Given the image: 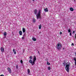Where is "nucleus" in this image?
<instances>
[{
    "label": "nucleus",
    "instance_id": "20",
    "mask_svg": "<svg viewBox=\"0 0 76 76\" xmlns=\"http://www.w3.org/2000/svg\"><path fill=\"white\" fill-rule=\"evenodd\" d=\"M48 69L49 70H51V67H48Z\"/></svg>",
    "mask_w": 76,
    "mask_h": 76
},
{
    "label": "nucleus",
    "instance_id": "27",
    "mask_svg": "<svg viewBox=\"0 0 76 76\" xmlns=\"http://www.w3.org/2000/svg\"><path fill=\"white\" fill-rule=\"evenodd\" d=\"M20 61V63L21 64L22 63H23V61L22 60H21Z\"/></svg>",
    "mask_w": 76,
    "mask_h": 76
},
{
    "label": "nucleus",
    "instance_id": "25",
    "mask_svg": "<svg viewBox=\"0 0 76 76\" xmlns=\"http://www.w3.org/2000/svg\"><path fill=\"white\" fill-rule=\"evenodd\" d=\"M29 58H30V60H31V59H32V56H30V57H29Z\"/></svg>",
    "mask_w": 76,
    "mask_h": 76
},
{
    "label": "nucleus",
    "instance_id": "3",
    "mask_svg": "<svg viewBox=\"0 0 76 76\" xmlns=\"http://www.w3.org/2000/svg\"><path fill=\"white\" fill-rule=\"evenodd\" d=\"M41 12H42V10H39L38 13L36 15L37 19H38L39 18L40 19V18H41L40 15H41Z\"/></svg>",
    "mask_w": 76,
    "mask_h": 76
},
{
    "label": "nucleus",
    "instance_id": "7",
    "mask_svg": "<svg viewBox=\"0 0 76 76\" xmlns=\"http://www.w3.org/2000/svg\"><path fill=\"white\" fill-rule=\"evenodd\" d=\"M37 9H35V10H34V14H35L36 15L37 14Z\"/></svg>",
    "mask_w": 76,
    "mask_h": 76
},
{
    "label": "nucleus",
    "instance_id": "28",
    "mask_svg": "<svg viewBox=\"0 0 76 76\" xmlns=\"http://www.w3.org/2000/svg\"><path fill=\"white\" fill-rule=\"evenodd\" d=\"M60 35H61V34H62V32H60Z\"/></svg>",
    "mask_w": 76,
    "mask_h": 76
},
{
    "label": "nucleus",
    "instance_id": "9",
    "mask_svg": "<svg viewBox=\"0 0 76 76\" xmlns=\"http://www.w3.org/2000/svg\"><path fill=\"white\" fill-rule=\"evenodd\" d=\"M1 50L2 53L4 52V48L3 47H1Z\"/></svg>",
    "mask_w": 76,
    "mask_h": 76
},
{
    "label": "nucleus",
    "instance_id": "14",
    "mask_svg": "<svg viewBox=\"0 0 76 76\" xmlns=\"http://www.w3.org/2000/svg\"><path fill=\"white\" fill-rule=\"evenodd\" d=\"M32 40H33V41H36V40H37V39L34 37H33L32 38Z\"/></svg>",
    "mask_w": 76,
    "mask_h": 76
},
{
    "label": "nucleus",
    "instance_id": "35",
    "mask_svg": "<svg viewBox=\"0 0 76 76\" xmlns=\"http://www.w3.org/2000/svg\"><path fill=\"white\" fill-rule=\"evenodd\" d=\"M75 31H73V33L74 34V33H75Z\"/></svg>",
    "mask_w": 76,
    "mask_h": 76
},
{
    "label": "nucleus",
    "instance_id": "11",
    "mask_svg": "<svg viewBox=\"0 0 76 76\" xmlns=\"http://www.w3.org/2000/svg\"><path fill=\"white\" fill-rule=\"evenodd\" d=\"M69 10H70V11H71L72 12H73V10H74L73 8L72 7L70 8L69 9Z\"/></svg>",
    "mask_w": 76,
    "mask_h": 76
},
{
    "label": "nucleus",
    "instance_id": "8",
    "mask_svg": "<svg viewBox=\"0 0 76 76\" xmlns=\"http://www.w3.org/2000/svg\"><path fill=\"white\" fill-rule=\"evenodd\" d=\"M4 37H6V35H7V33L5 32L4 33Z\"/></svg>",
    "mask_w": 76,
    "mask_h": 76
},
{
    "label": "nucleus",
    "instance_id": "5",
    "mask_svg": "<svg viewBox=\"0 0 76 76\" xmlns=\"http://www.w3.org/2000/svg\"><path fill=\"white\" fill-rule=\"evenodd\" d=\"M8 72H9L10 73H12V71L11 70V69H10V68H8Z\"/></svg>",
    "mask_w": 76,
    "mask_h": 76
},
{
    "label": "nucleus",
    "instance_id": "6",
    "mask_svg": "<svg viewBox=\"0 0 76 76\" xmlns=\"http://www.w3.org/2000/svg\"><path fill=\"white\" fill-rule=\"evenodd\" d=\"M27 72H28V75H30L31 74V72H30V70H29V69H27Z\"/></svg>",
    "mask_w": 76,
    "mask_h": 76
},
{
    "label": "nucleus",
    "instance_id": "34",
    "mask_svg": "<svg viewBox=\"0 0 76 76\" xmlns=\"http://www.w3.org/2000/svg\"><path fill=\"white\" fill-rule=\"evenodd\" d=\"M38 53H39V51H38Z\"/></svg>",
    "mask_w": 76,
    "mask_h": 76
},
{
    "label": "nucleus",
    "instance_id": "36",
    "mask_svg": "<svg viewBox=\"0 0 76 76\" xmlns=\"http://www.w3.org/2000/svg\"><path fill=\"white\" fill-rule=\"evenodd\" d=\"M63 50H64V48H63Z\"/></svg>",
    "mask_w": 76,
    "mask_h": 76
},
{
    "label": "nucleus",
    "instance_id": "19",
    "mask_svg": "<svg viewBox=\"0 0 76 76\" xmlns=\"http://www.w3.org/2000/svg\"><path fill=\"white\" fill-rule=\"evenodd\" d=\"M47 65H50V63L48 62H47Z\"/></svg>",
    "mask_w": 76,
    "mask_h": 76
},
{
    "label": "nucleus",
    "instance_id": "22",
    "mask_svg": "<svg viewBox=\"0 0 76 76\" xmlns=\"http://www.w3.org/2000/svg\"><path fill=\"white\" fill-rule=\"evenodd\" d=\"M63 66H65V65H66V62H64L63 63Z\"/></svg>",
    "mask_w": 76,
    "mask_h": 76
},
{
    "label": "nucleus",
    "instance_id": "21",
    "mask_svg": "<svg viewBox=\"0 0 76 76\" xmlns=\"http://www.w3.org/2000/svg\"><path fill=\"white\" fill-rule=\"evenodd\" d=\"M68 32L69 33L70 32H71V29H69L68 30Z\"/></svg>",
    "mask_w": 76,
    "mask_h": 76
},
{
    "label": "nucleus",
    "instance_id": "37",
    "mask_svg": "<svg viewBox=\"0 0 76 76\" xmlns=\"http://www.w3.org/2000/svg\"><path fill=\"white\" fill-rule=\"evenodd\" d=\"M33 0V1H34V0Z\"/></svg>",
    "mask_w": 76,
    "mask_h": 76
},
{
    "label": "nucleus",
    "instance_id": "2",
    "mask_svg": "<svg viewBox=\"0 0 76 76\" xmlns=\"http://www.w3.org/2000/svg\"><path fill=\"white\" fill-rule=\"evenodd\" d=\"M69 67H70V63L67 62L66 64L65 69L67 72H69Z\"/></svg>",
    "mask_w": 76,
    "mask_h": 76
},
{
    "label": "nucleus",
    "instance_id": "33",
    "mask_svg": "<svg viewBox=\"0 0 76 76\" xmlns=\"http://www.w3.org/2000/svg\"><path fill=\"white\" fill-rule=\"evenodd\" d=\"M75 39H76V37L75 36Z\"/></svg>",
    "mask_w": 76,
    "mask_h": 76
},
{
    "label": "nucleus",
    "instance_id": "10",
    "mask_svg": "<svg viewBox=\"0 0 76 76\" xmlns=\"http://www.w3.org/2000/svg\"><path fill=\"white\" fill-rule=\"evenodd\" d=\"M26 31L25 30V28H23V33H25V32Z\"/></svg>",
    "mask_w": 76,
    "mask_h": 76
},
{
    "label": "nucleus",
    "instance_id": "17",
    "mask_svg": "<svg viewBox=\"0 0 76 76\" xmlns=\"http://www.w3.org/2000/svg\"><path fill=\"white\" fill-rule=\"evenodd\" d=\"M33 21L34 23H35V19L34 18L33 19Z\"/></svg>",
    "mask_w": 76,
    "mask_h": 76
},
{
    "label": "nucleus",
    "instance_id": "13",
    "mask_svg": "<svg viewBox=\"0 0 76 76\" xmlns=\"http://www.w3.org/2000/svg\"><path fill=\"white\" fill-rule=\"evenodd\" d=\"M19 33L20 35H22V31H19Z\"/></svg>",
    "mask_w": 76,
    "mask_h": 76
},
{
    "label": "nucleus",
    "instance_id": "32",
    "mask_svg": "<svg viewBox=\"0 0 76 76\" xmlns=\"http://www.w3.org/2000/svg\"><path fill=\"white\" fill-rule=\"evenodd\" d=\"M0 76H4L3 75H1Z\"/></svg>",
    "mask_w": 76,
    "mask_h": 76
},
{
    "label": "nucleus",
    "instance_id": "16",
    "mask_svg": "<svg viewBox=\"0 0 76 76\" xmlns=\"http://www.w3.org/2000/svg\"><path fill=\"white\" fill-rule=\"evenodd\" d=\"M41 24L39 26V29H41Z\"/></svg>",
    "mask_w": 76,
    "mask_h": 76
},
{
    "label": "nucleus",
    "instance_id": "4",
    "mask_svg": "<svg viewBox=\"0 0 76 76\" xmlns=\"http://www.w3.org/2000/svg\"><path fill=\"white\" fill-rule=\"evenodd\" d=\"M61 48V44L60 43H58L56 45V49L57 50H60Z\"/></svg>",
    "mask_w": 76,
    "mask_h": 76
},
{
    "label": "nucleus",
    "instance_id": "29",
    "mask_svg": "<svg viewBox=\"0 0 76 76\" xmlns=\"http://www.w3.org/2000/svg\"><path fill=\"white\" fill-rule=\"evenodd\" d=\"M70 36H72V33H70Z\"/></svg>",
    "mask_w": 76,
    "mask_h": 76
},
{
    "label": "nucleus",
    "instance_id": "24",
    "mask_svg": "<svg viewBox=\"0 0 76 76\" xmlns=\"http://www.w3.org/2000/svg\"><path fill=\"white\" fill-rule=\"evenodd\" d=\"M26 36V34H25V33H24V35H23V37H25Z\"/></svg>",
    "mask_w": 76,
    "mask_h": 76
},
{
    "label": "nucleus",
    "instance_id": "26",
    "mask_svg": "<svg viewBox=\"0 0 76 76\" xmlns=\"http://www.w3.org/2000/svg\"><path fill=\"white\" fill-rule=\"evenodd\" d=\"M22 39H23H23H25V38L24 37H22Z\"/></svg>",
    "mask_w": 76,
    "mask_h": 76
},
{
    "label": "nucleus",
    "instance_id": "15",
    "mask_svg": "<svg viewBox=\"0 0 76 76\" xmlns=\"http://www.w3.org/2000/svg\"><path fill=\"white\" fill-rule=\"evenodd\" d=\"M45 12H48V8H46V9H45Z\"/></svg>",
    "mask_w": 76,
    "mask_h": 76
},
{
    "label": "nucleus",
    "instance_id": "1",
    "mask_svg": "<svg viewBox=\"0 0 76 76\" xmlns=\"http://www.w3.org/2000/svg\"><path fill=\"white\" fill-rule=\"evenodd\" d=\"M37 60V58H36V56H34V58H33V60L32 61V60L31 59L30 60H29V63H31V65H35V61H36V60Z\"/></svg>",
    "mask_w": 76,
    "mask_h": 76
},
{
    "label": "nucleus",
    "instance_id": "12",
    "mask_svg": "<svg viewBox=\"0 0 76 76\" xmlns=\"http://www.w3.org/2000/svg\"><path fill=\"white\" fill-rule=\"evenodd\" d=\"M13 51L14 52V54H16V51H15V49H13Z\"/></svg>",
    "mask_w": 76,
    "mask_h": 76
},
{
    "label": "nucleus",
    "instance_id": "23",
    "mask_svg": "<svg viewBox=\"0 0 76 76\" xmlns=\"http://www.w3.org/2000/svg\"><path fill=\"white\" fill-rule=\"evenodd\" d=\"M16 67L17 69H18V65H16Z\"/></svg>",
    "mask_w": 76,
    "mask_h": 76
},
{
    "label": "nucleus",
    "instance_id": "31",
    "mask_svg": "<svg viewBox=\"0 0 76 76\" xmlns=\"http://www.w3.org/2000/svg\"><path fill=\"white\" fill-rule=\"evenodd\" d=\"M75 66H76V61L75 62Z\"/></svg>",
    "mask_w": 76,
    "mask_h": 76
},
{
    "label": "nucleus",
    "instance_id": "18",
    "mask_svg": "<svg viewBox=\"0 0 76 76\" xmlns=\"http://www.w3.org/2000/svg\"><path fill=\"white\" fill-rule=\"evenodd\" d=\"M74 60L75 61V62H76V57L74 58Z\"/></svg>",
    "mask_w": 76,
    "mask_h": 76
},
{
    "label": "nucleus",
    "instance_id": "30",
    "mask_svg": "<svg viewBox=\"0 0 76 76\" xmlns=\"http://www.w3.org/2000/svg\"><path fill=\"white\" fill-rule=\"evenodd\" d=\"M71 45H74V44L73 43H72Z\"/></svg>",
    "mask_w": 76,
    "mask_h": 76
}]
</instances>
